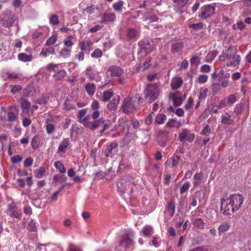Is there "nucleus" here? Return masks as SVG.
<instances>
[{
  "label": "nucleus",
  "instance_id": "f257e3e1",
  "mask_svg": "<svg viewBox=\"0 0 251 251\" xmlns=\"http://www.w3.org/2000/svg\"><path fill=\"white\" fill-rule=\"evenodd\" d=\"M134 186L135 183L126 177L122 178L117 183L118 189L122 193H132Z\"/></svg>",
  "mask_w": 251,
  "mask_h": 251
},
{
  "label": "nucleus",
  "instance_id": "f03ea898",
  "mask_svg": "<svg viewBox=\"0 0 251 251\" xmlns=\"http://www.w3.org/2000/svg\"><path fill=\"white\" fill-rule=\"evenodd\" d=\"M159 94V91L156 84H148L144 90L145 100L151 103L158 98Z\"/></svg>",
  "mask_w": 251,
  "mask_h": 251
},
{
  "label": "nucleus",
  "instance_id": "7ed1b4c3",
  "mask_svg": "<svg viewBox=\"0 0 251 251\" xmlns=\"http://www.w3.org/2000/svg\"><path fill=\"white\" fill-rule=\"evenodd\" d=\"M216 3H213L202 6L199 12V17L206 19L212 17L215 13Z\"/></svg>",
  "mask_w": 251,
  "mask_h": 251
},
{
  "label": "nucleus",
  "instance_id": "20e7f679",
  "mask_svg": "<svg viewBox=\"0 0 251 251\" xmlns=\"http://www.w3.org/2000/svg\"><path fill=\"white\" fill-rule=\"evenodd\" d=\"M134 236L133 232H130L124 234L122 237L121 240L119 241L120 248L123 249V251H126V250L131 248L133 245V242L131 239Z\"/></svg>",
  "mask_w": 251,
  "mask_h": 251
},
{
  "label": "nucleus",
  "instance_id": "39448f33",
  "mask_svg": "<svg viewBox=\"0 0 251 251\" xmlns=\"http://www.w3.org/2000/svg\"><path fill=\"white\" fill-rule=\"evenodd\" d=\"M220 210L223 211V214L225 215H230L234 212L236 211L234 209L231 201H229L228 199H224V198L221 199Z\"/></svg>",
  "mask_w": 251,
  "mask_h": 251
},
{
  "label": "nucleus",
  "instance_id": "423d86ee",
  "mask_svg": "<svg viewBox=\"0 0 251 251\" xmlns=\"http://www.w3.org/2000/svg\"><path fill=\"white\" fill-rule=\"evenodd\" d=\"M139 50L138 51V58L144 57L151 50V45L148 41H141L138 43Z\"/></svg>",
  "mask_w": 251,
  "mask_h": 251
},
{
  "label": "nucleus",
  "instance_id": "0eeeda50",
  "mask_svg": "<svg viewBox=\"0 0 251 251\" xmlns=\"http://www.w3.org/2000/svg\"><path fill=\"white\" fill-rule=\"evenodd\" d=\"M228 199L229 201H231V202L236 211H237L241 207L244 200L243 196L239 194L232 195Z\"/></svg>",
  "mask_w": 251,
  "mask_h": 251
},
{
  "label": "nucleus",
  "instance_id": "6e6552de",
  "mask_svg": "<svg viewBox=\"0 0 251 251\" xmlns=\"http://www.w3.org/2000/svg\"><path fill=\"white\" fill-rule=\"evenodd\" d=\"M78 46L81 51L89 52L93 50V42L89 38H85L78 43Z\"/></svg>",
  "mask_w": 251,
  "mask_h": 251
},
{
  "label": "nucleus",
  "instance_id": "1a4fd4ad",
  "mask_svg": "<svg viewBox=\"0 0 251 251\" xmlns=\"http://www.w3.org/2000/svg\"><path fill=\"white\" fill-rule=\"evenodd\" d=\"M26 52L20 53L18 55V60L24 62H30L33 58L32 50L28 47L25 50Z\"/></svg>",
  "mask_w": 251,
  "mask_h": 251
},
{
  "label": "nucleus",
  "instance_id": "9d476101",
  "mask_svg": "<svg viewBox=\"0 0 251 251\" xmlns=\"http://www.w3.org/2000/svg\"><path fill=\"white\" fill-rule=\"evenodd\" d=\"M15 20V16L14 14H6L3 17L0 18V22L3 26L10 27L13 25Z\"/></svg>",
  "mask_w": 251,
  "mask_h": 251
},
{
  "label": "nucleus",
  "instance_id": "9b49d317",
  "mask_svg": "<svg viewBox=\"0 0 251 251\" xmlns=\"http://www.w3.org/2000/svg\"><path fill=\"white\" fill-rule=\"evenodd\" d=\"M123 73V69L116 67H110L107 72V74L112 77H118L120 83H123L124 81V79L120 77Z\"/></svg>",
  "mask_w": 251,
  "mask_h": 251
},
{
  "label": "nucleus",
  "instance_id": "f8f14e48",
  "mask_svg": "<svg viewBox=\"0 0 251 251\" xmlns=\"http://www.w3.org/2000/svg\"><path fill=\"white\" fill-rule=\"evenodd\" d=\"M122 108L124 112L127 114L132 113L136 109L131 103V100L130 98H127L124 100L122 104Z\"/></svg>",
  "mask_w": 251,
  "mask_h": 251
},
{
  "label": "nucleus",
  "instance_id": "ddd939ff",
  "mask_svg": "<svg viewBox=\"0 0 251 251\" xmlns=\"http://www.w3.org/2000/svg\"><path fill=\"white\" fill-rule=\"evenodd\" d=\"M116 19V16L114 13L105 12L101 16L100 23H113Z\"/></svg>",
  "mask_w": 251,
  "mask_h": 251
},
{
  "label": "nucleus",
  "instance_id": "4468645a",
  "mask_svg": "<svg viewBox=\"0 0 251 251\" xmlns=\"http://www.w3.org/2000/svg\"><path fill=\"white\" fill-rule=\"evenodd\" d=\"M188 130L183 129L182 132L179 134V139L181 142L184 141H187L189 142H192L195 138V135L193 133H188Z\"/></svg>",
  "mask_w": 251,
  "mask_h": 251
},
{
  "label": "nucleus",
  "instance_id": "2eb2a0df",
  "mask_svg": "<svg viewBox=\"0 0 251 251\" xmlns=\"http://www.w3.org/2000/svg\"><path fill=\"white\" fill-rule=\"evenodd\" d=\"M104 119L101 118L94 121L92 123L85 124V126L91 130H95L104 123Z\"/></svg>",
  "mask_w": 251,
  "mask_h": 251
},
{
  "label": "nucleus",
  "instance_id": "dca6fc26",
  "mask_svg": "<svg viewBox=\"0 0 251 251\" xmlns=\"http://www.w3.org/2000/svg\"><path fill=\"white\" fill-rule=\"evenodd\" d=\"M120 100V97L118 95L115 96L112 100L110 101L109 103L107 105L108 109L110 111H114L117 109V106L119 103Z\"/></svg>",
  "mask_w": 251,
  "mask_h": 251
},
{
  "label": "nucleus",
  "instance_id": "f3484780",
  "mask_svg": "<svg viewBox=\"0 0 251 251\" xmlns=\"http://www.w3.org/2000/svg\"><path fill=\"white\" fill-rule=\"evenodd\" d=\"M11 112L7 113L8 121L9 122L14 121L18 114V110L15 106H11L10 107Z\"/></svg>",
  "mask_w": 251,
  "mask_h": 251
},
{
  "label": "nucleus",
  "instance_id": "a211bd4d",
  "mask_svg": "<svg viewBox=\"0 0 251 251\" xmlns=\"http://www.w3.org/2000/svg\"><path fill=\"white\" fill-rule=\"evenodd\" d=\"M184 47V43L183 42H177L173 44L171 47V51L173 54L178 53L180 52Z\"/></svg>",
  "mask_w": 251,
  "mask_h": 251
},
{
  "label": "nucleus",
  "instance_id": "6ab92c4d",
  "mask_svg": "<svg viewBox=\"0 0 251 251\" xmlns=\"http://www.w3.org/2000/svg\"><path fill=\"white\" fill-rule=\"evenodd\" d=\"M232 52V54L235 52V50L233 47H229L227 50L226 53L222 54L219 56V60L221 61H224L228 59H231L232 55L231 54Z\"/></svg>",
  "mask_w": 251,
  "mask_h": 251
},
{
  "label": "nucleus",
  "instance_id": "aec40b11",
  "mask_svg": "<svg viewBox=\"0 0 251 251\" xmlns=\"http://www.w3.org/2000/svg\"><path fill=\"white\" fill-rule=\"evenodd\" d=\"M118 147V143L116 142L111 143L109 145L107 146L104 150V155L108 157L112 154L115 151L114 150Z\"/></svg>",
  "mask_w": 251,
  "mask_h": 251
},
{
  "label": "nucleus",
  "instance_id": "412c9836",
  "mask_svg": "<svg viewBox=\"0 0 251 251\" xmlns=\"http://www.w3.org/2000/svg\"><path fill=\"white\" fill-rule=\"evenodd\" d=\"M183 80L180 77H175L173 79L171 82L172 89L176 90L178 89L182 85Z\"/></svg>",
  "mask_w": 251,
  "mask_h": 251
},
{
  "label": "nucleus",
  "instance_id": "4be33fe9",
  "mask_svg": "<svg viewBox=\"0 0 251 251\" xmlns=\"http://www.w3.org/2000/svg\"><path fill=\"white\" fill-rule=\"evenodd\" d=\"M169 98L170 99H172L174 105L176 107L180 105L184 100V99H182V97H177L176 96V95L173 93L170 94Z\"/></svg>",
  "mask_w": 251,
  "mask_h": 251
},
{
  "label": "nucleus",
  "instance_id": "5701e85b",
  "mask_svg": "<svg viewBox=\"0 0 251 251\" xmlns=\"http://www.w3.org/2000/svg\"><path fill=\"white\" fill-rule=\"evenodd\" d=\"M139 35V32L135 28H130L127 30V37L129 39H135L137 38Z\"/></svg>",
  "mask_w": 251,
  "mask_h": 251
},
{
  "label": "nucleus",
  "instance_id": "b1692460",
  "mask_svg": "<svg viewBox=\"0 0 251 251\" xmlns=\"http://www.w3.org/2000/svg\"><path fill=\"white\" fill-rule=\"evenodd\" d=\"M167 209L169 215L173 216L175 213L176 209L175 202L174 200H172L168 202Z\"/></svg>",
  "mask_w": 251,
  "mask_h": 251
},
{
  "label": "nucleus",
  "instance_id": "393cba45",
  "mask_svg": "<svg viewBox=\"0 0 251 251\" xmlns=\"http://www.w3.org/2000/svg\"><path fill=\"white\" fill-rule=\"evenodd\" d=\"M55 50L53 47H49L46 49H43L41 52L40 55L42 57H46L49 55L54 54Z\"/></svg>",
  "mask_w": 251,
  "mask_h": 251
},
{
  "label": "nucleus",
  "instance_id": "a878e982",
  "mask_svg": "<svg viewBox=\"0 0 251 251\" xmlns=\"http://www.w3.org/2000/svg\"><path fill=\"white\" fill-rule=\"evenodd\" d=\"M113 96V92L111 90L105 91L103 92L102 96L100 97V100L103 102H106L110 100V99Z\"/></svg>",
  "mask_w": 251,
  "mask_h": 251
},
{
  "label": "nucleus",
  "instance_id": "bb28decb",
  "mask_svg": "<svg viewBox=\"0 0 251 251\" xmlns=\"http://www.w3.org/2000/svg\"><path fill=\"white\" fill-rule=\"evenodd\" d=\"M193 224L195 227L199 229H203L205 226V223L201 218L195 219L193 222Z\"/></svg>",
  "mask_w": 251,
  "mask_h": 251
},
{
  "label": "nucleus",
  "instance_id": "cd10ccee",
  "mask_svg": "<svg viewBox=\"0 0 251 251\" xmlns=\"http://www.w3.org/2000/svg\"><path fill=\"white\" fill-rule=\"evenodd\" d=\"M36 92L35 88L31 85H28L24 89L23 93L25 96L33 95Z\"/></svg>",
  "mask_w": 251,
  "mask_h": 251
},
{
  "label": "nucleus",
  "instance_id": "c85d7f7f",
  "mask_svg": "<svg viewBox=\"0 0 251 251\" xmlns=\"http://www.w3.org/2000/svg\"><path fill=\"white\" fill-rule=\"evenodd\" d=\"M69 142L68 138L64 139L58 147V152H64L69 146Z\"/></svg>",
  "mask_w": 251,
  "mask_h": 251
},
{
  "label": "nucleus",
  "instance_id": "c756f323",
  "mask_svg": "<svg viewBox=\"0 0 251 251\" xmlns=\"http://www.w3.org/2000/svg\"><path fill=\"white\" fill-rule=\"evenodd\" d=\"M221 119V122L223 124L232 125L234 122L233 120L230 119V115L228 113H226V115H222Z\"/></svg>",
  "mask_w": 251,
  "mask_h": 251
},
{
  "label": "nucleus",
  "instance_id": "7c9ffc66",
  "mask_svg": "<svg viewBox=\"0 0 251 251\" xmlns=\"http://www.w3.org/2000/svg\"><path fill=\"white\" fill-rule=\"evenodd\" d=\"M85 89L89 95L92 96L96 91V86L94 83H88L85 86Z\"/></svg>",
  "mask_w": 251,
  "mask_h": 251
},
{
  "label": "nucleus",
  "instance_id": "2f4dec72",
  "mask_svg": "<svg viewBox=\"0 0 251 251\" xmlns=\"http://www.w3.org/2000/svg\"><path fill=\"white\" fill-rule=\"evenodd\" d=\"M124 4V2L122 0H119L113 4L112 7L117 12L121 13L122 11V8Z\"/></svg>",
  "mask_w": 251,
  "mask_h": 251
},
{
  "label": "nucleus",
  "instance_id": "473e14b6",
  "mask_svg": "<svg viewBox=\"0 0 251 251\" xmlns=\"http://www.w3.org/2000/svg\"><path fill=\"white\" fill-rule=\"evenodd\" d=\"M218 51L216 50H213L211 52L207 54L206 57V61L207 62H212L218 55Z\"/></svg>",
  "mask_w": 251,
  "mask_h": 251
},
{
  "label": "nucleus",
  "instance_id": "72a5a7b5",
  "mask_svg": "<svg viewBox=\"0 0 251 251\" xmlns=\"http://www.w3.org/2000/svg\"><path fill=\"white\" fill-rule=\"evenodd\" d=\"M180 125V123L179 122H177L176 120L174 119H170L166 125V126L169 127H179Z\"/></svg>",
  "mask_w": 251,
  "mask_h": 251
},
{
  "label": "nucleus",
  "instance_id": "f704fd0d",
  "mask_svg": "<svg viewBox=\"0 0 251 251\" xmlns=\"http://www.w3.org/2000/svg\"><path fill=\"white\" fill-rule=\"evenodd\" d=\"M166 116L163 113H159L157 115L155 118V121L159 124H162L165 122L166 120Z\"/></svg>",
  "mask_w": 251,
  "mask_h": 251
},
{
  "label": "nucleus",
  "instance_id": "c9c22d12",
  "mask_svg": "<svg viewBox=\"0 0 251 251\" xmlns=\"http://www.w3.org/2000/svg\"><path fill=\"white\" fill-rule=\"evenodd\" d=\"M57 40V35L55 34L51 36L46 41V45L48 46H50L53 45Z\"/></svg>",
  "mask_w": 251,
  "mask_h": 251
},
{
  "label": "nucleus",
  "instance_id": "e433bc0d",
  "mask_svg": "<svg viewBox=\"0 0 251 251\" xmlns=\"http://www.w3.org/2000/svg\"><path fill=\"white\" fill-rule=\"evenodd\" d=\"M21 107L23 112H27L30 107V103L27 100H24L21 102Z\"/></svg>",
  "mask_w": 251,
  "mask_h": 251
},
{
  "label": "nucleus",
  "instance_id": "4c0bfd02",
  "mask_svg": "<svg viewBox=\"0 0 251 251\" xmlns=\"http://www.w3.org/2000/svg\"><path fill=\"white\" fill-rule=\"evenodd\" d=\"M229 227V226L226 223H224L221 224L218 228L219 234L221 235L222 233H224L225 231H227Z\"/></svg>",
  "mask_w": 251,
  "mask_h": 251
},
{
  "label": "nucleus",
  "instance_id": "58836bf2",
  "mask_svg": "<svg viewBox=\"0 0 251 251\" xmlns=\"http://www.w3.org/2000/svg\"><path fill=\"white\" fill-rule=\"evenodd\" d=\"M168 132L164 131V141H161V136L158 138V144L160 146L164 147L166 146V143L168 142Z\"/></svg>",
  "mask_w": 251,
  "mask_h": 251
},
{
  "label": "nucleus",
  "instance_id": "ea45409f",
  "mask_svg": "<svg viewBox=\"0 0 251 251\" xmlns=\"http://www.w3.org/2000/svg\"><path fill=\"white\" fill-rule=\"evenodd\" d=\"M54 166L59 170L61 173H64L66 172V169L64 165L60 161H56L54 163Z\"/></svg>",
  "mask_w": 251,
  "mask_h": 251
},
{
  "label": "nucleus",
  "instance_id": "a19ab883",
  "mask_svg": "<svg viewBox=\"0 0 251 251\" xmlns=\"http://www.w3.org/2000/svg\"><path fill=\"white\" fill-rule=\"evenodd\" d=\"M102 125L103 126L102 129L100 131V135H102L105 130H107L110 128L111 126V124L109 121L105 120L104 119V123L102 124Z\"/></svg>",
  "mask_w": 251,
  "mask_h": 251
},
{
  "label": "nucleus",
  "instance_id": "79ce46f5",
  "mask_svg": "<svg viewBox=\"0 0 251 251\" xmlns=\"http://www.w3.org/2000/svg\"><path fill=\"white\" fill-rule=\"evenodd\" d=\"M244 105L242 103L237 104L234 108V113L237 115L241 114L244 109Z\"/></svg>",
  "mask_w": 251,
  "mask_h": 251
},
{
  "label": "nucleus",
  "instance_id": "37998d69",
  "mask_svg": "<svg viewBox=\"0 0 251 251\" xmlns=\"http://www.w3.org/2000/svg\"><path fill=\"white\" fill-rule=\"evenodd\" d=\"M71 50L68 49H63L60 51V55L64 58L69 57L71 55Z\"/></svg>",
  "mask_w": 251,
  "mask_h": 251
},
{
  "label": "nucleus",
  "instance_id": "c03bdc74",
  "mask_svg": "<svg viewBox=\"0 0 251 251\" xmlns=\"http://www.w3.org/2000/svg\"><path fill=\"white\" fill-rule=\"evenodd\" d=\"M203 26V24L201 22L196 23V24H191L189 25V27L190 28H192L194 30H199L201 29Z\"/></svg>",
  "mask_w": 251,
  "mask_h": 251
},
{
  "label": "nucleus",
  "instance_id": "a18cd8bd",
  "mask_svg": "<svg viewBox=\"0 0 251 251\" xmlns=\"http://www.w3.org/2000/svg\"><path fill=\"white\" fill-rule=\"evenodd\" d=\"M40 142V139L38 136H35L31 141V146L34 149H37Z\"/></svg>",
  "mask_w": 251,
  "mask_h": 251
},
{
  "label": "nucleus",
  "instance_id": "49530a36",
  "mask_svg": "<svg viewBox=\"0 0 251 251\" xmlns=\"http://www.w3.org/2000/svg\"><path fill=\"white\" fill-rule=\"evenodd\" d=\"M59 19L57 15L54 14L50 16V23L52 25H57L59 24Z\"/></svg>",
  "mask_w": 251,
  "mask_h": 251
},
{
  "label": "nucleus",
  "instance_id": "de8ad7c7",
  "mask_svg": "<svg viewBox=\"0 0 251 251\" xmlns=\"http://www.w3.org/2000/svg\"><path fill=\"white\" fill-rule=\"evenodd\" d=\"M174 3H176L180 7H183L188 2L189 0H172Z\"/></svg>",
  "mask_w": 251,
  "mask_h": 251
},
{
  "label": "nucleus",
  "instance_id": "09e8293b",
  "mask_svg": "<svg viewBox=\"0 0 251 251\" xmlns=\"http://www.w3.org/2000/svg\"><path fill=\"white\" fill-rule=\"evenodd\" d=\"M201 173H196L194 176V179L195 180L194 182V185L195 187L197 186L201 182Z\"/></svg>",
  "mask_w": 251,
  "mask_h": 251
},
{
  "label": "nucleus",
  "instance_id": "8fccbe9b",
  "mask_svg": "<svg viewBox=\"0 0 251 251\" xmlns=\"http://www.w3.org/2000/svg\"><path fill=\"white\" fill-rule=\"evenodd\" d=\"M67 180V177L64 175H55L53 176V180L55 181H59L61 183Z\"/></svg>",
  "mask_w": 251,
  "mask_h": 251
},
{
  "label": "nucleus",
  "instance_id": "3c124183",
  "mask_svg": "<svg viewBox=\"0 0 251 251\" xmlns=\"http://www.w3.org/2000/svg\"><path fill=\"white\" fill-rule=\"evenodd\" d=\"M7 213L8 215L13 218H19L21 216V213L15 210H8Z\"/></svg>",
  "mask_w": 251,
  "mask_h": 251
},
{
  "label": "nucleus",
  "instance_id": "603ef678",
  "mask_svg": "<svg viewBox=\"0 0 251 251\" xmlns=\"http://www.w3.org/2000/svg\"><path fill=\"white\" fill-rule=\"evenodd\" d=\"M102 51L99 49H96L91 54V56L93 58H99L102 56Z\"/></svg>",
  "mask_w": 251,
  "mask_h": 251
},
{
  "label": "nucleus",
  "instance_id": "864d4df0",
  "mask_svg": "<svg viewBox=\"0 0 251 251\" xmlns=\"http://www.w3.org/2000/svg\"><path fill=\"white\" fill-rule=\"evenodd\" d=\"M73 37L69 36L64 41V45L67 47H72L74 45V42L72 40Z\"/></svg>",
  "mask_w": 251,
  "mask_h": 251
},
{
  "label": "nucleus",
  "instance_id": "5fc2aeb1",
  "mask_svg": "<svg viewBox=\"0 0 251 251\" xmlns=\"http://www.w3.org/2000/svg\"><path fill=\"white\" fill-rule=\"evenodd\" d=\"M95 6L94 5H91L87 7L86 8L83 10V13H86L88 14H92L95 12Z\"/></svg>",
  "mask_w": 251,
  "mask_h": 251
},
{
  "label": "nucleus",
  "instance_id": "6e6d98bb",
  "mask_svg": "<svg viewBox=\"0 0 251 251\" xmlns=\"http://www.w3.org/2000/svg\"><path fill=\"white\" fill-rule=\"evenodd\" d=\"M152 228L151 226H146L143 230V234L145 236L150 235L152 232Z\"/></svg>",
  "mask_w": 251,
  "mask_h": 251
},
{
  "label": "nucleus",
  "instance_id": "4d7b16f0",
  "mask_svg": "<svg viewBox=\"0 0 251 251\" xmlns=\"http://www.w3.org/2000/svg\"><path fill=\"white\" fill-rule=\"evenodd\" d=\"M245 27V25L244 23L242 21L237 22L236 24H234L233 25V28L234 29H242L244 28Z\"/></svg>",
  "mask_w": 251,
  "mask_h": 251
},
{
  "label": "nucleus",
  "instance_id": "13d9d810",
  "mask_svg": "<svg viewBox=\"0 0 251 251\" xmlns=\"http://www.w3.org/2000/svg\"><path fill=\"white\" fill-rule=\"evenodd\" d=\"M211 132V128L208 125H206L201 132V134L208 135Z\"/></svg>",
  "mask_w": 251,
  "mask_h": 251
},
{
  "label": "nucleus",
  "instance_id": "bf43d9fd",
  "mask_svg": "<svg viewBox=\"0 0 251 251\" xmlns=\"http://www.w3.org/2000/svg\"><path fill=\"white\" fill-rule=\"evenodd\" d=\"M26 228L30 231H35L36 228L35 223L32 220H30L28 223Z\"/></svg>",
  "mask_w": 251,
  "mask_h": 251
},
{
  "label": "nucleus",
  "instance_id": "052dcab7",
  "mask_svg": "<svg viewBox=\"0 0 251 251\" xmlns=\"http://www.w3.org/2000/svg\"><path fill=\"white\" fill-rule=\"evenodd\" d=\"M190 184L189 182L185 183L183 184L182 186L180 188V193L181 194H182L184 193L185 192H187L189 187H190Z\"/></svg>",
  "mask_w": 251,
  "mask_h": 251
},
{
  "label": "nucleus",
  "instance_id": "680f3d73",
  "mask_svg": "<svg viewBox=\"0 0 251 251\" xmlns=\"http://www.w3.org/2000/svg\"><path fill=\"white\" fill-rule=\"evenodd\" d=\"M180 159V156L177 155H175L173 156L172 160V166L174 167L177 165L179 160Z\"/></svg>",
  "mask_w": 251,
  "mask_h": 251
},
{
  "label": "nucleus",
  "instance_id": "e2e57ef3",
  "mask_svg": "<svg viewBox=\"0 0 251 251\" xmlns=\"http://www.w3.org/2000/svg\"><path fill=\"white\" fill-rule=\"evenodd\" d=\"M236 101V98L234 95H230L227 98L226 100L227 104L229 105H231L233 103H234Z\"/></svg>",
  "mask_w": 251,
  "mask_h": 251
},
{
  "label": "nucleus",
  "instance_id": "0e129e2a",
  "mask_svg": "<svg viewBox=\"0 0 251 251\" xmlns=\"http://www.w3.org/2000/svg\"><path fill=\"white\" fill-rule=\"evenodd\" d=\"M55 129V126L53 124H49L46 126L47 132L48 134H51Z\"/></svg>",
  "mask_w": 251,
  "mask_h": 251
},
{
  "label": "nucleus",
  "instance_id": "69168bd1",
  "mask_svg": "<svg viewBox=\"0 0 251 251\" xmlns=\"http://www.w3.org/2000/svg\"><path fill=\"white\" fill-rule=\"evenodd\" d=\"M10 87L11 88V91L13 93H16L22 89V87L20 85H11Z\"/></svg>",
  "mask_w": 251,
  "mask_h": 251
},
{
  "label": "nucleus",
  "instance_id": "338daca9",
  "mask_svg": "<svg viewBox=\"0 0 251 251\" xmlns=\"http://www.w3.org/2000/svg\"><path fill=\"white\" fill-rule=\"evenodd\" d=\"M45 172L46 170L44 168H40L36 175V177L37 178H41L45 174Z\"/></svg>",
  "mask_w": 251,
  "mask_h": 251
},
{
  "label": "nucleus",
  "instance_id": "774afa93",
  "mask_svg": "<svg viewBox=\"0 0 251 251\" xmlns=\"http://www.w3.org/2000/svg\"><path fill=\"white\" fill-rule=\"evenodd\" d=\"M11 162L13 164H16L21 162L22 160V157L19 155H15L11 158Z\"/></svg>",
  "mask_w": 251,
  "mask_h": 251
}]
</instances>
